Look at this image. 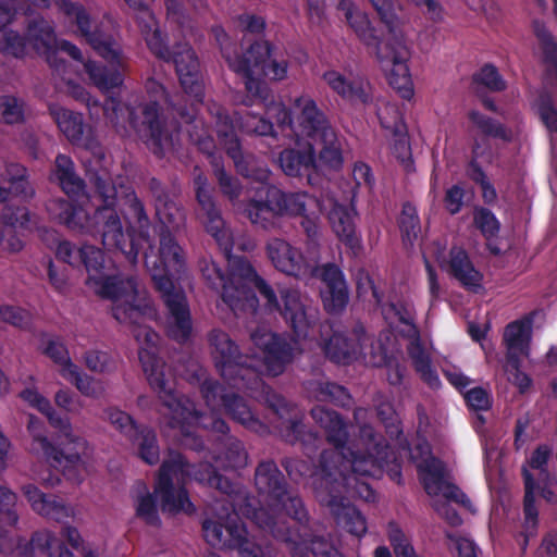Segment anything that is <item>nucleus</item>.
<instances>
[{
	"label": "nucleus",
	"instance_id": "obj_5",
	"mask_svg": "<svg viewBox=\"0 0 557 557\" xmlns=\"http://www.w3.org/2000/svg\"><path fill=\"white\" fill-rule=\"evenodd\" d=\"M161 263L153 256L146 257V265L151 272L158 289L162 293L169 309L166 330L175 341L183 342L191 332V321L185 295L174 288L170 278L172 272L180 271L182 267V249L170 236L161 239Z\"/></svg>",
	"mask_w": 557,
	"mask_h": 557
},
{
	"label": "nucleus",
	"instance_id": "obj_39",
	"mask_svg": "<svg viewBox=\"0 0 557 557\" xmlns=\"http://www.w3.org/2000/svg\"><path fill=\"white\" fill-rule=\"evenodd\" d=\"M211 344L214 347V357L216 364L222 368L224 373L225 367H232L233 362H236L237 347L231 341L227 334L216 331L211 334Z\"/></svg>",
	"mask_w": 557,
	"mask_h": 557
},
{
	"label": "nucleus",
	"instance_id": "obj_43",
	"mask_svg": "<svg viewBox=\"0 0 557 557\" xmlns=\"http://www.w3.org/2000/svg\"><path fill=\"white\" fill-rule=\"evenodd\" d=\"M533 30L539 39L540 47L542 50V58L544 63L547 64V66L555 71L557 74V45L553 40L548 29L546 28L545 24L535 21L533 23Z\"/></svg>",
	"mask_w": 557,
	"mask_h": 557
},
{
	"label": "nucleus",
	"instance_id": "obj_1",
	"mask_svg": "<svg viewBox=\"0 0 557 557\" xmlns=\"http://www.w3.org/2000/svg\"><path fill=\"white\" fill-rule=\"evenodd\" d=\"M57 257L70 265L84 264L87 278L86 285L96 295L112 301V314L121 324L129 327L139 343V359L151 387L163 403L162 414L171 428L180 429L184 445L197 449L199 445L191 436L189 428L202 425L220 433L227 426L213 412L198 417L193 403L187 398H178L172 387L166 385L163 362L156 356L158 335L144 324L152 315V309L145 290H139L133 280L119 276L110 261L104 260L101 249L85 245L76 249L69 242H60L55 249Z\"/></svg>",
	"mask_w": 557,
	"mask_h": 557
},
{
	"label": "nucleus",
	"instance_id": "obj_25",
	"mask_svg": "<svg viewBox=\"0 0 557 557\" xmlns=\"http://www.w3.org/2000/svg\"><path fill=\"white\" fill-rule=\"evenodd\" d=\"M108 206L98 209L95 212V219L99 226L103 244L109 248L123 250V243L129 236L124 232L121 219L116 210L112 207L113 200L116 198V191H102Z\"/></svg>",
	"mask_w": 557,
	"mask_h": 557
},
{
	"label": "nucleus",
	"instance_id": "obj_15",
	"mask_svg": "<svg viewBox=\"0 0 557 557\" xmlns=\"http://www.w3.org/2000/svg\"><path fill=\"white\" fill-rule=\"evenodd\" d=\"M354 200V189H350L348 193L331 191L323 197L322 202L317 200L319 207L314 220L315 232H318V214L323 209L327 212L330 224L336 236L343 242L351 243L355 235L356 216ZM315 234L308 236L312 237Z\"/></svg>",
	"mask_w": 557,
	"mask_h": 557
},
{
	"label": "nucleus",
	"instance_id": "obj_29",
	"mask_svg": "<svg viewBox=\"0 0 557 557\" xmlns=\"http://www.w3.org/2000/svg\"><path fill=\"white\" fill-rule=\"evenodd\" d=\"M17 0H0V50L14 57L26 54V44L9 26L16 13Z\"/></svg>",
	"mask_w": 557,
	"mask_h": 557
},
{
	"label": "nucleus",
	"instance_id": "obj_41",
	"mask_svg": "<svg viewBox=\"0 0 557 557\" xmlns=\"http://www.w3.org/2000/svg\"><path fill=\"white\" fill-rule=\"evenodd\" d=\"M21 397L29 406L36 408L41 413L46 414L52 426L63 425L69 429V420L62 419L55 414L50 401L42 396L36 388H26L21 393Z\"/></svg>",
	"mask_w": 557,
	"mask_h": 557
},
{
	"label": "nucleus",
	"instance_id": "obj_47",
	"mask_svg": "<svg viewBox=\"0 0 557 557\" xmlns=\"http://www.w3.org/2000/svg\"><path fill=\"white\" fill-rule=\"evenodd\" d=\"M24 120L22 101L13 96L0 97V121L7 124H17Z\"/></svg>",
	"mask_w": 557,
	"mask_h": 557
},
{
	"label": "nucleus",
	"instance_id": "obj_19",
	"mask_svg": "<svg viewBox=\"0 0 557 557\" xmlns=\"http://www.w3.org/2000/svg\"><path fill=\"white\" fill-rule=\"evenodd\" d=\"M268 255L274 267L289 275H305L315 269L318 250L311 247L308 255L304 256L289 243L274 238L268 244Z\"/></svg>",
	"mask_w": 557,
	"mask_h": 557
},
{
	"label": "nucleus",
	"instance_id": "obj_2",
	"mask_svg": "<svg viewBox=\"0 0 557 557\" xmlns=\"http://www.w3.org/2000/svg\"><path fill=\"white\" fill-rule=\"evenodd\" d=\"M202 272L214 288H222V298L232 310L256 311L258 300L251 293L253 287L265 299V307L270 311L278 310L283 313L299 339L307 337L309 322L297 290L281 293L284 302L282 308L274 290L257 275L251 264L245 260H237L233 263L227 278L214 263L207 265Z\"/></svg>",
	"mask_w": 557,
	"mask_h": 557
},
{
	"label": "nucleus",
	"instance_id": "obj_12",
	"mask_svg": "<svg viewBox=\"0 0 557 557\" xmlns=\"http://www.w3.org/2000/svg\"><path fill=\"white\" fill-rule=\"evenodd\" d=\"M103 112L108 123L119 133L127 134L129 129H133L158 148L168 145L169 138L162 131L156 103L140 108L141 121H137L133 109L120 103L114 98H110L106 102Z\"/></svg>",
	"mask_w": 557,
	"mask_h": 557
},
{
	"label": "nucleus",
	"instance_id": "obj_35",
	"mask_svg": "<svg viewBox=\"0 0 557 557\" xmlns=\"http://www.w3.org/2000/svg\"><path fill=\"white\" fill-rule=\"evenodd\" d=\"M26 170L18 164H10L0 171V202L9 199V196L32 195L28 183L24 180Z\"/></svg>",
	"mask_w": 557,
	"mask_h": 557
},
{
	"label": "nucleus",
	"instance_id": "obj_18",
	"mask_svg": "<svg viewBox=\"0 0 557 557\" xmlns=\"http://www.w3.org/2000/svg\"><path fill=\"white\" fill-rule=\"evenodd\" d=\"M384 314L391 324L399 323L404 325L400 331L406 333L408 337L412 338V342L408 347V351L416 370L431 386H436L438 384V377L432 370L429 355L423 350L419 343L418 331L413 324L411 311L406 309L403 313L394 305H391L384 310Z\"/></svg>",
	"mask_w": 557,
	"mask_h": 557
},
{
	"label": "nucleus",
	"instance_id": "obj_62",
	"mask_svg": "<svg viewBox=\"0 0 557 557\" xmlns=\"http://www.w3.org/2000/svg\"><path fill=\"white\" fill-rule=\"evenodd\" d=\"M470 120L472 123L484 134L494 135V136H503L502 128L494 124L490 119L484 117L476 111H471Z\"/></svg>",
	"mask_w": 557,
	"mask_h": 557
},
{
	"label": "nucleus",
	"instance_id": "obj_46",
	"mask_svg": "<svg viewBox=\"0 0 557 557\" xmlns=\"http://www.w3.org/2000/svg\"><path fill=\"white\" fill-rule=\"evenodd\" d=\"M392 136V153L399 161L405 171L411 172L413 170V162L406 129L393 133Z\"/></svg>",
	"mask_w": 557,
	"mask_h": 557
},
{
	"label": "nucleus",
	"instance_id": "obj_24",
	"mask_svg": "<svg viewBox=\"0 0 557 557\" xmlns=\"http://www.w3.org/2000/svg\"><path fill=\"white\" fill-rule=\"evenodd\" d=\"M523 478H524V522H523V532L521 534V540H519V545L522 552H525L529 543V537L533 536L537 527V509L535 507V494L539 493L544 499L547 502H554L555 495L553 491L548 486V478L547 479H539V482L543 484V486L536 485L532 474L528 470L527 467L523 468Z\"/></svg>",
	"mask_w": 557,
	"mask_h": 557
},
{
	"label": "nucleus",
	"instance_id": "obj_33",
	"mask_svg": "<svg viewBox=\"0 0 557 557\" xmlns=\"http://www.w3.org/2000/svg\"><path fill=\"white\" fill-rule=\"evenodd\" d=\"M24 495L29 502L32 508L39 515L62 521L72 516V508L58 502L53 497L42 494L36 486L26 485L23 487Z\"/></svg>",
	"mask_w": 557,
	"mask_h": 557
},
{
	"label": "nucleus",
	"instance_id": "obj_40",
	"mask_svg": "<svg viewBox=\"0 0 557 557\" xmlns=\"http://www.w3.org/2000/svg\"><path fill=\"white\" fill-rule=\"evenodd\" d=\"M55 176L66 194H77L83 188V182L75 175L73 162L66 156L57 157Z\"/></svg>",
	"mask_w": 557,
	"mask_h": 557
},
{
	"label": "nucleus",
	"instance_id": "obj_14",
	"mask_svg": "<svg viewBox=\"0 0 557 557\" xmlns=\"http://www.w3.org/2000/svg\"><path fill=\"white\" fill-rule=\"evenodd\" d=\"M269 117L275 119L281 125H288L296 135V147L281 153L280 164L282 170L289 176H297L315 169V157L313 143L310 139H301L300 126L296 123L295 104L292 112H288L281 102L272 101L264 104Z\"/></svg>",
	"mask_w": 557,
	"mask_h": 557
},
{
	"label": "nucleus",
	"instance_id": "obj_31",
	"mask_svg": "<svg viewBox=\"0 0 557 557\" xmlns=\"http://www.w3.org/2000/svg\"><path fill=\"white\" fill-rule=\"evenodd\" d=\"M449 269L459 283L475 293L483 289V275L470 261L467 252L460 248H454L450 251Z\"/></svg>",
	"mask_w": 557,
	"mask_h": 557
},
{
	"label": "nucleus",
	"instance_id": "obj_42",
	"mask_svg": "<svg viewBox=\"0 0 557 557\" xmlns=\"http://www.w3.org/2000/svg\"><path fill=\"white\" fill-rule=\"evenodd\" d=\"M32 544L45 550L49 557H74L73 553L49 530L34 533Z\"/></svg>",
	"mask_w": 557,
	"mask_h": 557
},
{
	"label": "nucleus",
	"instance_id": "obj_55",
	"mask_svg": "<svg viewBox=\"0 0 557 557\" xmlns=\"http://www.w3.org/2000/svg\"><path fill=\"white\" fill-rule=\"evenodd\" d=\"M216 463L221 468H242L247 463V455L239 442L230 445L223 457H218Z\"/></svg>",
	"mask_w": 557,
	"mask_h": 557
},
{
	"label": "nucleus",
	"instance_id": "obj_53",
	"mask_svg": "<svg viewBox=\"0 0 557 557\" xmlns=\"http://www.w3.org/2000/svg\"><path fill=\"white\" fill-rule=\"evenodd\" d=\"M16 496L7 486L0 485V521L8 525H15L18 517L12 509Z\"/></svg>",
	"mask_w": 557,
	"mask_h": 557
},
{
	"label": "nucleus",
	"instance_id": "obj_57",
	"mask_svg": "<svg viewBox=\"0 0 557 557\" xmlns=\"http://www.w3.org/2000/svg\"><path fill=\"white\" fill-rule=\"evenodd\" d=\"M85 363L94 372L103 373L113 368V362L108 354L101 351H89L86 354Z\"/></svg>",
	"mask_w": 557,
	"mask_h": 557
},
{
	"label": "nucleus",
	"instance_id": "obj_59",
	"mask_svg": "<svg viewBox=\"0 0 557 557\" xmlns=\"http://www.w3.org/2000/svg\"><path fill=\"white\" fill-rule=\"evenodd\" d=\"M537 112L549 132H557V110L553 107L550 99L543 98L537 104Z\"/></svg>",
	"mask_w": 557,
	"mask_h": 557
},
{
	"label": "nucleus",
	"instance_id": "obj_7",
	"mask_svg": "<svg viewBox=\"0 0 557 557\" xmlns=\"http://www.w3.org/2000/svg\"><path fill=\"white\" fill-rule=\"evenodd\" d=\"M319 203L308 194L284 195L276 187L262 184L250 200L246 212L249 220L263 228L273 224L275 216L289 214L302 216L301 225L308 235L315 233V214Z\"/></svg>",
	"mask_w": 557,
	"mask_h": 557
},
{
	"label": "nucleus",
	"instance_id": "obj_27",
	"mask_svg": "<svg viewBox=\"0 0 557 557\" xmlns=\"http://www.w3.org/2000/svg\"><path fill=\"white\" fill-rule=\"evenodd\" d=\"M197 198L206 212L205 224L207 231L215 238L216 243L225 250L233 246L232 234L224 227V222L215 210L210 195L206 190V180L198 176L195 181Z\"/></svg>",
	"mask_w": 557,
	"mask_h": 557
},
{
	"label": "nucleus",
	"instance_id": "obj_20",
	"mask_svg": "<svg viewBox=\"0 0 557 557\" xmlns=\"http://www.w3.org/2000/svg\"><path fill=\"white\" fill-rule=\"evenodd\" d=\"M370 2L386 24L394 22L396 7L393 0H370ZM337 9L358 38L367 45L372 44L374 34L367 14L351 0H339Z\"/></svg>",
	"mask_w": 557,
	"mask_h": 557
},
{
	"label": "nucleus",
	"instance_id": "obj_61",
	"mask_svg": "<svg viewBox=\"0 0 557 557\" xmlns=\"http://www.w3.org/2000/svg\"><path fill=\"white\" fill-rule=\"evenodd\" d=\"M194 478L200 482H206L210 486H213L225 493L228 490V482L223 480L221 475H218L211 466H206L205 472L199 471L197 473H194Z\"/></svg>",
	"mask_w": 557,
	"mask_h": 557
},
{
	"label": "nucleus",
	"instance_id": "obj_54",
	"mask_svg": "<svg viewBox=\"0 0 557 557\" xmlns=\"http://www.w3.org/2000/svg\"><path fill=\"white\" fill-rule=\"evenodd\" d=\"M219 134L221 136L222 144L225 146L227 153L232 157L235 162L237 170L245 176H250L251 173L248 171L247 166L244 164V157L242 156L239 145L237 138L233 135V133L224 132L222 128L219 129Z\"/></svg>",
	"mask_w": 557,
	"mask_h": 557
},
{
	"label": "nucleus",
	"instance_id": "obj_26",
	"mask_svg": "<svg viewBox=\"0 0 557 557\" xmlns=\"http://www.w3.org/2000/svg\"><path fill=\"white\" fill-rule=\"evenodd\" d=\"M323 286L321 297L324 308L330 312L342 310L348 300L346 283L339 269L335 265H325L320 273Z\"/></svg>",
	"mask_w": 557,
	"mask_h": 557
},
{
	"label": "nucleus",
	"instance_id": "obj_50",
	"mask_svg": "<svg viewBox=\"0 0 557 557\" xmlns=\"http://www.w3.org/2000/svg\"><path fill=\"white\" fill-rule=\"evenodd\" d=\"M29 322L30 315L27 311L14 306H0V330H3L4 324H10L15 327H25Z\"/></svg>",
	"mask_w": 557,
	"mask_h": 557
},
{
	"label": "nucleus",
	"instance_id": "obj_30",
	"mask_svg": "<svg viewBox=\"0 0 557 557\" xmlns=\"http://www.w3.org/2000/svg\"><path fill=\"white\" fill-rule=\"evenodd\" d=\"M531 336L532 324L530 321L517 320L506 326L503 339L507 349L508 361L528 357Z\"/></svg>",
	"mask_w": 557,
	"mask_h": 557
},
{
	"label": "nucleus",
	"instance_id": "obj_16",
	"mask_svg": "<svg viewBox=\"0 0 557 557\" xmlns=\"http://www.w3.org/2000/svg\"><path fill=\"white\" fill-rule=\"evenodd\" d=\"M370 345V338L357 334L346 337L343 334L335 333L323 344L325 354L337 363H348L352 360L362 358L367 364L373 367L383 366L386 362V351L380 349L377 352H363V347Z\"/></svg>",
	"mask_w": 557,
	"mask_h": 557
},
{
	"label": "nucleus",
	"instance_id": "obj_45",
	"mask_svg": "<svg viewBox=\"0 0 557 557\" xmlns=\"http://www.w3.org/2000/svg\"><path fill=\"white\" fill-rule=\"evenodd\" d=\"M136 515L149 524H157L159 521L158 510L153 495L149 493L145 485L137 488L135 497Z\"/></svg>",
	"mask_w": 557,
	"mask_h": 557
},
{
	"label": "nucleus",
	"instance_id": "obj_63",
	"mask_svg": "<svg viewBox=\"0 0 557 557\" xmlns=\"http://www.w3.org/2000/svg\"><path fill=\"white\" fill-rule=\"evenodd\" d=\"M463 200V190L459 186H453L446 191L445 207L451 213L456 214L460 211Z\"/></svg>",
	"mask_w": 557,
	"mask_h": 557
},
{
	"label": "nucleus",
	"instance_id": "obj_36",
	"mask_svg": "<svg viewBox=\"0 0 557 557\" xmlns=\"http://www.w3.org/2000/svg\"><path fill=\"white\" fill-rule=\"evenodd\" d=\"M50 113L59 129L69 140L78 143L83 138L85 126L82 114L58 106H51Z\"/></svg>",
	"mask_w": 557,
	"mask_h": 557
},
{
	"label": "nucleus",
	"instance_id": "obj_44",
	"mask_svg": "<svg viewBox=\"0 0 557 557\" xmlns=\"http://www.w3.org/2000/svg\"><path fill=\"white\" fill-rule=\"evenodd\" d=\"M72 372L73 374H65L63 377L74 384L83 395L97 398L104 393L103 382L83 374L77 366L74 367Z\"/></svg>",
	"mask_w": 557,
	"mask_h": 557
},
{
	"label": "nucleus",
	"instance_id": "obj_4",
	"mask_svg": "<svg viewBox=\"0 0 557 557\" xmlns=\"http://www.w3.org/2000/svg\"><path fill=\"white\" fill-rule=\"evenodd\" d=\"M212 33L228 66L242 76L247 91L256 100L264 103L269 90L260 78L282 81L287 76L288 64L281 51L268 41H257L246 50L243 57H238L235 45L223 28L215 26Z\"/></svg>",
	"mask_w": 557,
	"mask_h": 557
},
{
	"label": "nucleus",
	"instance_id": "obj_64",
	"mask_svg": "<svg viewBox=\"0 0 557 557\" xmlns=\"http://www.w3.org/2000/svg\"><path fill=\"white\" fill-rule=\"evenodd\" d=\"M535 557H557V535H547L543 539Z\"/></svg>",
	"mask_w": 557,
	"mask_h": 557
},
{
	"label": "nucleus",
	"instance_id": "obj_38",
	"mask_svg": "<svg viewBox=\"0 0 557 557\" xmlns=\"http://www.w3.org/2000/svg\"><path fill=\"white\" fill-rule=\"evenodd\" d=\"M312 417L322 428L325 429L329 441L333 443L336 448H339L347 437L345 425L339 417L335 412L326 410L323 407L313 408Z\"/></svg>",
	"mask_w": 557,
	"mask_h": 557
},
{
	"label": "nucleus",
	"instance_id": "obj_6",
	"mask_svg": "<svg viewBox=\"0 0 557 557\" xmlns=\"http://www.w3.org/2000/svg\"><path fill=\"white\" fill-rule=\"evenodd\" d=\"M55 428L60 430L58 447L44 435L39 421L30 416L27 425L33 436L30 451L62 470L69 479L78 480L88 471L91 448L83 437L73 432L70 422L69 429L63 425Z\"/></svg>",
	"mask_w": 557,
	"mask_h": 557
},
{
	"label": "nucleus",
	"instance_id": "obj_56",
	"mask_svg": "<svg viewBox=\"0 0 557 557\" xmlns=\"http://www.w3.org/2000/svg\"><path fill=\"white\" fill-rule=\"evenodd\" d=\"M240 127L249 134L267 136L272 133V124L255 114H248L240 123Z\"/></svg>",
	"mask_w": 557,
	"mask_h": 557
},
{
	"label": "nucleus",
	"instance_id": "obj_34",
	"mask_svg": "<svg viewBox=\"0 0 557 557\" xmlns=\"http://www.w3.org/2000/svg\"><path fill=\"white\" fill-rule=\"evenodd\" d=\"M322 78L334 92L344 99L364 101L367 98L364 84L361 81H349L335 70L324 72Z\"/></svg>",
	"mask_w": 557,
	"mask_h": 557
},
{
	"label": "nucleus",
	"instance_id": "obj_17",
	"mask_svg": "<svg viewBox=\"0 0 557 557\" xmlns=\"http://www.w3.org/2000/svg\"><path fill=\"white\" fill-rule=\"evenodd\" d=\"M221 512L214 509L212 517L205 519L202 523L203 536L206 541L215 547L239 546L244 535L245 528L238 523V518L230 508L221 505Z\"/></svg>",
	"mask_w": 557,
	"mask_h": 557
},
{
	"label": "nucleus",
	"instance_id": "obj_8",
	"mask_svg": "<svg viewBox=\"0 0 557 557\" xmlns=\"http://www.w3.org/2000/svg\"><path fill=\"white\" fill-rule=\"evenodd\" d=\"M411 458L416 462L419 478L428 495L432 498L434 509L451 525L460 524V517L447 503L454 502L472 511L471 500L446 479L444 465L431 455L426 442L419 443L414 447L411 451Z\"/></svg>",
	"mask_w": 557,
	"mask_h": 557
},
{
	"label": "nucleus",
	"instance_id": "obj_21",
	"mask_svg": "<svg viewBox=\"0 0 557 557\" xmlns=\"http://www.w3.org/2000/svg\"><path fill=\"white\" fill-rule=\"evenodd\" d=\"M106 414L107 420L137 446L138 454L144 461L149 465L159 461V447L152 431L139 430L133 419L119 409H109Z\"/></svg>",
	"mask_w": 557,
	"mask_h": 557
},
{
	"label": "nucleus",
	"instance_id": "obj_10",
	"mask_svg": "<svg viewBox=\"0 0 557 557\" xmlns=\"http://www.w3.org/2000/svg\"><path fill=\"white\" fill-rule=\"evenodd\" d=\"M296 123L300 126L301 139L313 143V151L319 149L315 169L338 170L344 159L341 143L335 133L327 126L323 113L318 109L313 99L300 96L295 100Z\"/></svg>",
	"mask_w": 557,
	"mask_h": 557
},
{
	"label": "nucleus",
	"instance_id": "obj_11",
	"mask_svg": "<svg viewBox=\"0 0 557 557\" xmlns=\"http://www.w3.org/2000/svg\"><path fill=\"white\" fill-rule=\"evenodd\" d=\"M410 49L401 34L391 29L377 46V58L388 84L405 99L414 94L409 71Z\"/></svg>",
	"mask_w": 557,
	"mask_h": 557
},
{
	"label": "nucleus",
	"instance_id": "obj_32",
	"mask_svg": "<svg viewBox=\"0 0 557 557\" xmlns=\"http://www.w3.org/2000/svg\"><path fill=\"white\" fill-rule=\"evenodd\" d=\"M52 206L58 208H50V210L54 211L60 222L72 231L89 233L97 225L95 215L91 218L86 207L65 200L54 202Z\"/></svg>",
	"mask_w": 557,
	"mask_h": 557
},
{
	"label": "nucleus",
	"instance_id": "obj_51",
	"mask_svg": "<svg viewBox=\"0 0 557 557\" xmlns=\"http://www.w3.org/2000/svg\"><path fill=\"white\" fill-rule=\"evenodd\" d=\"M379 119L384 128L392 134L406 129L399 109L394 104H384L379 109Z\"/></svg>",
	"mask_w": 557,
	"mask_h": 557
},
{
	"label": "nucleus",
	"instance_id": "obj_37",
	"mask_svg": "<svg viewBox=\"0 0 557 557\" xmlns=\"http://www.w3.org/2000/svg\"><path fill=\"white\" fill-rule=\"evenodd\" d=\"M39 349L59 367L62 377L65 374H73L72 370L76 364L72 362L67 348L60 338L52 335L42 336Z\"/></svg>",
	"mask_w": 557,
	"mask_h": 557
},
{
	"label": "nucleus",
	"instance_id": "obj_52",
	"mask_svg": "<svg viewBox=\"0 0 557 557\" xmlns=\"http://www.w3.org/2000/svg\"><path fill=\"white\" fill-rule=\"evenodd\" d=\"M474 224L486 238L495 237L500 228L496 216L487 209L480 208L474 211Z\"/></svg>",
	"mask_w": 557,
	"mask_h": 557
},
{
	"label": "nucleus",
	"instance_id": "obj_23",
	"mask_svg": "<svg viewBox=\"0 0 557 557\" xmlns=\"http://www.w3.org/2000/svg\"><path fill=\"white\" fill-rule=\"evenodd\" d=\"M251 339L259 349L256 357L262 361L264 370L272 375L282 373L285 363L293 357L289 346L267 330L253 333Z\"/></svg>",
	"mask_w": 557,
	"mask_h": 557
},
{
	"label": "nucleus",
	"instance_id": "obj_60",
	"mask_svg": "<svg viewBox=\"0 0 557 557\" xmlns=\"http://www.w3.org/2000/svg\"><path fill=\"white\" fill-rule=\"evenodd\" d=\"M465 398L467 404L473 410H486L491 406L490 396L487 392L481 387L470 389Z\"/></svg>",
	"mask_w": 557,
	"mask_h": 557
},
{
	"label": "nucleus",
	"instance_id": "obj_22",
	"mask_svg": "<svg viewBox=\"0 0 557 557\" xmlns=\"http://www.w3.org/2000/svg\"><path fill=\"white\" fill-rule=\"evenodd\" d=\"M256 484L262 492L269 493L277 505L295 520L302 522L307 513L299 498L290 496L281 483V474L273 463H262L256 471Z\"/></svg>",
	"mask_w": 557,
	"mask_h": 557
},
{
	"label": "nucleus",
	"instance_id": "obj_49",
	"mask_svg": "<svg viewBox=\"0 0 557 557\" xmlns=\"http://www.w3.org/2000/svg\"><path fill=\"white\" fill-rule=\"evenodd\" d=\"M400 228L403 232V239L406 244L412 245L417 238L419 230V219L417 210L411 205H405L400 214Z\"/></svg>",
	"mask_w": 557,
	"mask_h": 557
},
{
	"label": "nucleus",
	"instance_id": "obj_9",
	"mask_svg": "<svg viewBox=\"0 0 557 557\" xmlns=\"http://www.w3.org/2000/svg\"><path fill=\"white\" fill-rule=\"evenodd\" d=\"M137 18L149 49L161 59L173 60L183 88L200 101L203 92L199 81V62L194 50L188 44H177L171 51L163 40L158 22L149 10L141 9Z\"/></svg>",
	"mask_w": 557,
	"mask_h": 557
},
{
	"label": "nucleus",
	"instance_id": "obj_3",
	"mask_svg": "<svg viewBox=\"0 0 557 557\" xmlns=\"http://www.w3.org/2000/svg\"><path fill=\"white\" fill-rule=\"evenodd\" d=\"M362 435L369 437L368 444L369 456H359L350 451L348 456L344 451H333L322 456V468L317 471L312 476V485L315 490L319 500L330 507L332 513L336 517L339 524H342L348 532L357 536H361L367 531V523L361 513L349 505H344L337 502V495L342 493L343 488L347 485L350 486L349 478H344L345 484L337 479V471H332L327 461L337 462L339 459L341 468L346 470L351 468L352 471L360 475H375L376 471L383 466V450L386 447L381 446L373 438L372 429L366 426L362 430ZM342 476V471L338 472Z\"/></svg>",
	"mask_w": 557,
	"mask_h": 557
},
{
	"label": "nucleus",
	"instance_id": "obj_58",
	"mask_svg": "<svg viewBox=\"0 0 557 557\" xmlns=\"http://www.w3.org/2000/svg\"><path fill=\"white\" fill-rule=\"evenodd\" d=\"M476 81L491 90H502L505 84L497 70L492 65H485L476 75Z\"/></svg>",
	"mask_w": 557,
	"mask_h": 557
},
{
	"label": "nucleus",
	"instance_id": "obj_28",
	"mask_svg": "<svg viewBox=\"0 0 557 557\" xmlns=\"http://www.w3.org/2000/svg\"><path fill=\"white\" fill-rule=\"evenodd\" d=\"M3 228L0 234V246L3 250L18 252L24 248V242L17 230H23L29 222V213L25 208L7 207L2 213Z\"/></svg>",
	"mask_w": 557,
	"mask_h": 557
},
{
	"label": "nucleus",
	"instance_id": "obj_13",
	"mask_svg": "<svg viewBox=\"0 0 557 557\" xmlns=\"http://www.w3.org/2000/svg\"><path fill=\"white\" fill-rule=\"evenodd\" d=\"M191 476L190 466L183 461L182 456L170 454L161 467L154 487V494L160 498L163 511L194 512L195 507L182 488Z\"/></svg>",
	"mask_w": 557,
	"mask_h": 557
},
{
	"label": "nucleus",
	"instance_id": "obj_48",
	"mask_svg": "<svg viewBox=\"0 0 557 557\" xmlns=\"http://www.w3.org/2000/svg\"><path fill=\"white\" fill-rule=\"evenodd\" d=\"M225 409L234 420L244 425L251 426L256 421L247 405L237 396H224L222 398Z\"/></svg>",
	"mask_w": 557,
	"mask_h": 557
}]
</instances>
